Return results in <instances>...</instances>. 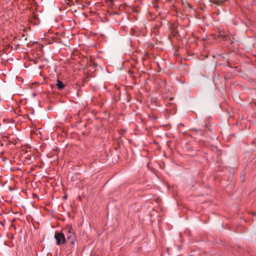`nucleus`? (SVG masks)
<instances>
[{
  "label": "nucleus",
  "mask_w": 256,
  "mask_h": 256,
  "mask_svg": "<svg viewBox=\"0 0 256 256\" xmlns=\"http://www.w3.org/2000/svg\"><path fill=\"white\" fill-rule=\"evenodd\" d=\"M68 232L69 233V235H72V234H74V230L72 228V226H70L68 228Z\"/></svg>",
  "instance_id": "39448f33"
},
{
  "label": "nucleus",
  "mask_w": 256,
  "mask_h": 256,
  "mask_svg": "<svg viewBox=\"0 0 256 256\" xmlns=\"http://www.w3.org/2000/svg\"><path fill=\"white\" fill-rule=\"evenodd\" d=\"M66 242L70 243L72 246H74L76 244V238L74 234H72L67 236Z\"/></svg>",
  "instance_id": "f03ea898"
},
{
  "label": "nucleus",
  "mask_w": 256,
  "mask_h": 256,
  "mask_svg": "<svg viewBox=\"0 0 256 256\" xmlns=\"http://www.w3.org/2000/svg\"><path fill=\"white\" fill-rule=\"evenodd\" d=\"M228 34H226V32H220L218 34V37L222 38L223 40H227V36Z\"/></svg>",
  "instance_id": "20e7f679"
},
{
  "label": "nucleus",
  "mask_w": 256,
  "mask_h": 256,
  "mask_svg": "<svg viewBox=\"0 0 256 256\" xmlns=\"http://www.w3.org/2000/svg\"><path fill=\"white\" fill-rule=\"evenodd\" d=\"M56 85L58 87V90H63L65 86V84L59 80H57Z\"/></svg>",
  "instance_id": "7ed1b4c3"
},
{
  "label": "nucleus",
  "mask_w": 256,
  "mask_h": 256,
  "mask_svg": "<svg viewBox=\"0 0 256 256\" xmlns=\"http://www.w3.org/2000/svg\"><path fill=\"white\" fill-rule=\"evenodd\" d=\"M54 238L56 240V244L58 246L65 244L66 242L65 236L62 232H56Z\"/></svg>",
  "instance_id": "f257e3e1"
}]
</instances>
